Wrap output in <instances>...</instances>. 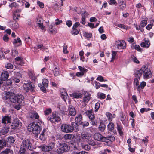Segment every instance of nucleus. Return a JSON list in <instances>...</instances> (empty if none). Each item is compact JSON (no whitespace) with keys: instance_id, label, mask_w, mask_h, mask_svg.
<instances>
[{"instance_id":"nucleus-27","label":"nucleus","mask_w":154,"mask_h":154,"mask_svg":"<svg viewBox=\"0 0 154 154\" xmlns=\"http://www.w3.org/2000/svg\"><path fill=\"white\" fill-rule=\"evenodd\" d=\"M28 75L30 79L32 81L35 82L37 79L35 75V74L33 72L29 71L28 72Z\"/></svg>"},{"instance_id":"nucleus-50","label":"nucleus","mask_w":154,"mask_h":154,"mask_svg":"<svg viewBox=\"0 0 154 154\" xmlns=\"http://www.w3.org/2000/svg\"><path fill=\"white\" fill-rule=\"evenodd\" d=\"M12 81L14 82L18 83L20 82L19 78L18 77H13Z\"/></svg>"},{"instance_id":"nucleus-16","label":"nucleus","mask_w":154,"mask_h":154,"mask_svg":"<svg viewBox=\"0 0 154 154\" xmlns=\"http://www.w3.org/2000/svg\"><path fill=\"white\" fill-rule=\"evenodd\" d=\"M91 137V134L86 132H83L81 134V137L83 140H88Z\"/></svg>"},{"instance_id":"nucleus-30","label":"nucleus","mask_w":154,"mask_h":154,"mask_svg":"<svg viewBox=\"0 0 154 154\" xmlns=\"http://www.w3.org/2000/svg\"><path fill=\"white\" fill-rule=\"evenodd\" d=\"M106 128L105 125L102 122H100L98 127V130L101 132H103Z\"/></svg>"},{"instance_id":"nucleus-14","label":"nucleus","mask_w":154,"mask_h":154,"mask_svg":"<svg viewBox=\"0 0 154 154\" xmlns=\"http://www.w3.org/2000/svg\"><path fill=\"white\" fill-rule=\"evenodd\" d=\"M60 92L61 94L62 98L65 101L66 99L67 98L68 96L66 90L64 88H61Z\"/></svg>"},{"instance_id":"nucleus-37","label":"nucleus","mask_w":154,"mask_h":154,"mask_svg":"<svg viewBox=\"0 0 154 154\" xmlns=\"http://www.w3.org/2000/svg\"><path fill=\"white\" fill-rule=\"evenodd\" d=\"M12 42L14 44H16L17 43H19V45H18L19 46H20L22 44L21 41L19 38H17V39H14L12 41Z\"/></svg>"},{"instance_id":"nucleus-31","label":"nucleus","mask_w":154,"mask_h":154,"mask_svg":"<svg viewBox=\"0 0 154 154\" xmlns=\"http://www.w3.org/2000/svg\"><path fill=\"white\" fill-rule=\"evenodd\" d=\"M54 75L55 76L59 75L60 73L59 68L58 67H55L53 70Z\"/></svg>"},{"instance_id":"nucleus-17","label":"nucleus","mask_w":154,"mask_h":154,"mask_svg":"<svg viewBox=\"0 0 154 154\" xmlns=\"http://www.w3.org/2000/svg\"><path fill=\"white\" fill-rule=\"evenodd\" d=\"M2 124L6 126V124L10 123V117L8 116H3L2 119Z\"/></svg>"},{"instance_id":"nucleus-52","label":"nucleus","mask_w":154,"mask_h":154,"mask_svg":"<svg viewBox=\"0 0 154 154\" xmlns=\"http://www.w3.org/2000/svg\"><path fill=\"white\" fill-rule=\"evenodd\" d=\"M26 150L20 148V150L19 152V154H26L25 152Z\"/></svg>"},{"instance_id":"nucleus-53","label":"nucleus","mask_w":154,"mask_h":154,"mask_svg":"<svg viewBox=\"0 0 154 154\" xmlns=\"http://www.w3.org/2000/svg\"><path fill=\"white\" fill-rule=\"evenodd\" d=\"M109 3L110 5L114 4L116 6L117 5V3L116 0H110Z\"/></svg>"},{"instance_id":"nucleus-42","label":"nucleus","mask_w":154,"mask_h":154,"mask_svg":"<svg viewBox=\"0 0 154 154\" xmlns=\"http://www.w3.org/2000/svg\"><path fill=\"white\" fill-rule=\"evenodd\" d=\"M90 95H87L85 96L84 98V102L85 103H87L90 99Z\"/></svg>"},{"instance_id":"nucleus-38","label":"nucleus","mask_w":154,"mask_h":154,"mask_svg":"<svg viewBox=\"0 0 154 154\" xmlns=\"http://www.w3.org/2000/svg\"><path fill=\"white\" fill-rule=\"evenodd\" d=\"M73 135L71 134H65L64 136V138L65 140L71 139L73 138Z\"/></svg>"},{"instance_id":"nucleus-6","label":"nucleus","mask_w":154,"mask_h":154,"mask_svg":"<svg viewBox=\"0 0 154 154\" xmlns=\"http://www.w3.org/2000/svg\"><path fill=\"white\" fill-rule=\"evenodd\" d=\"M141 70L143 73V76L144 79H149L151 78L152 73L150 69L147 65H143L141 68Z\"/></svg>"},{"instance_id":"nucleus-49","label":"nucleus","mask_w":154,"mask_h":154,"mask_svg":"<svg viewBox=\"0 0 154 154\" xmlns=\"http://www.w3.org/2000/svg\"><path fill=\"white\" fill-rule=\"evenodd\" d=\"M13 74H14V77H19L21 76V74L20 72H18L14 71L13 72Z\"/></svg>"},{"instance_id":"nucleus-29","label":"nucleus","mask_w":154,"mask_h":154,"mask_svg":"<svg viewBox=\"0 0 154 154\" xmlns=\"http://www.w3.org/2000/svg\"><path fill=\"white\" fill-rule=\"evenodd\" d=\"M141 47L148 48L150 45V43L149 40H145L140 44Z\"/></svg>"},{"instance_id":"nucleus-39","label":"nucleus","mask_w":154,"mask_h":154,"mask_svg":"<svg viewBox=\"0 0 154 154\" xmlns=\"http://www.w3.org/2000/svg\"><path fill=\"white\" fill-rule=\"evenodd\" d=\"M116 26L126 30L128 29V26L122 24H118L117 25H116Z\"/></svg>"},{"instance_id":"nucleus-15","label":"nucleus","mask_w":154,"mask_h":154,"mask_svg":"<svg viewBox=\"0 0 154 154\" xmlns=\"http://www.w3.org/2000/svg\"><path fill=\"white\" fill-rule=\"evenodd\" d=\"M82 120V115L79 114L77 115L75 118V125H80Z\"/></svg>"},{"instance_id":"nucleus-33","label":"nucleus","mask_w":154,"mask_h":154,"mask_svg":"<svg viewBox=\"0 0 154 154\" xmlns=\"http://www.w3.org/2000/svg\"><path fill=\"white\" fill-rule=\"evenodd\" d=\"M138 78H135L134 80V83H135L136 85L137 86V89L138 91L140 90V86L139 85Z\"/></svg>"},{"instance_id":"nucleus-43","label":"nucleus","mask_w":154,"mask_h":154,"mask_svg":"<svg viewBox=\"0 0 154 154\" xmlns=\"http://www.w3.org/2000/svg\"><path fill=\"white\" fill-rule=\"evenodd\" d=\"M131 59L133 62L136 63H139V61L134 55L131 56Z\"/></svg>"},{"instance_id":"nucleus-21","label":"nucleus","mask_w":154,"mask_h":154,"mask_svg":"<svg viewBox=\"0 0 154 154\" xmlns=\"http://www.w3.org/2000/svg\"><path fill=\"white\" fill-rule=\"evenodd\" d=\"M69 114L70 116H74L76 114V111L74 107L72 106H69Z\"/></svg>"},{"instance_id":"nucleus-5","label":"nucleus","mask_w":154,"mask_h":154,"mask_svg":"<svg viewBox=\"0 0 154 154\" xmlns=\"http://www.w3.org/2000/svg\"><path fill=\"white\" fill-rule=\"evenodd\" d=\"M20 148L26 150L29 149V150H33L32 145L30 140L28 139L23 140L21 143Z\"/></svg>"},{"instance_id":"nucleus-23","label":"nucleus","mask_w":154,"mask_h":154,"mask_svg":"<svg viewBox=\"0 0 154 154\" xmlns=\"http://www.w3.org/2000/svg\"><path fill=\"white\" fill-rule=\"evenodd\" d=\"M3 98L4 99L6 100L5 102L8 103V104L10 102V92L5 91Z\"/></svg>"},{"instance_id":"nucleus-3","label":"nucleus","mask_w":154,"mask_h":154,"mask_svg":"<svg viewBox=\"0 0 154 154\" xmlns=\"http://www.w3.org/2000/svg\"><path fill=\"white\" fill-rule=\"evenodd\" d=\"M75 126V123L74 122L71 124H62L61 126V130L63 132L66 133H71L73 131Z\"/></svg>"},{"instance_id":"nucleus-20","label":"nucleus","mask_w":154,"mask_h":154,"mask_svg":"<svg viewBox=\"0 0 154 154\" xmlns=\"http://www.w3.org/2000/svg\"><path fill=\"white\" fill-rule=\"evenodd\" d=\"M36 22L39 26V27L42 30H43L44 29V26L43 25V20L40 17L37 18Z\"/></svg>"},{"instance_id":"nucleus-13","label":"nucleus","mask_w":154,"mask_h":154,"mask_svg":"<svg viewBox=\"0 0 154 154\" xmlns=\"http://www.w3.org/2000/svg\"><path fill=\"white\" fill-rule=\"evenodd\" d=\"M20 122H19L17 119H15V120L12 123L11 125V128L15 130L18 127L19 125L21 124Z\"/></svg>"},{"instance_id":"nucleus-61","label":"nucleus","mask_w":154,"mask_h":154,"mask_svg":"<svg viewBox=\"0 0 154 154\" xmlns=\"http://www.w3.org/2000/svg\"><path fill=\"white\" fill-rule=\"evenodd\" d=\"M53 26H51L50 27H49V29H48V32L51 33H52L54 32H55V30H54L53 29H52Z\"/></svg>"},{"instance_id":"nucleus-46","label":"nucleus","mask_w":154,"mask_h":154,"mask_svg":"<svg viewBox=\"0 0 154 154\" xmlns=\"http://www.w3.org/2000/svg\"><path fill=\"white\" fill-rule=\"evenodd\" d=\"M95 118H93V119H90L91 120V123L93 125L96 126L97 125V120L94 119Z\"/></svg>"},{"instance_id":"nucleus-34","label":"nucleus","mask_w":154,"mask_h":154,"mask_svg":"<svg viewBox=\"0 0 154 154\" xmlns=\"http://www.w3.org/2000/svg\"><path fill=\"white\" fill-rule=\"evenodd\" d=\"M97 95L98 98L100 99H104L106 97V94L103 93L101 92L98 93L97 94Z\"/></svg>"},{"instance_id":"nucleus-9","label":"nucleus","mask_w":154,"mask_h":154,"mask_svg":"<svg viewBox=\"0 0 154 154\" xmlns=\"http://www.w3.org/2000/svg\"><path fill=\"white\" fill-rule=\"evenodd\" d=\"M79 10V9H77V10L76 11V12L78 14H81L82 18L81 21H80V23H81L84 25L86 23L85 19L88 16V13L86 12V11L85 10L81 11H78Z\"/></svg>"},{"instance_id":"nucleus-32","label":"nucleus","mask_w":154,"mask_h":154,"mask_svg":"<svg viewBox=\"0 0 154 154\" xmlns=\"http://www.w3.org/2000/svg\"><path fill=\"white\" fill-rule=\"evenodd\" d=\"M30 117L33 119H38L39 118V116L37 112H32L30 115Z\"/></svg>"},{"instance_id":"nucleus-54","label":"nucleus","mask_w":154,"mask_h":154,"mask_svg":"<svg viewBox=\"0 0 154 154\" xmlns=\"http://www.w3.org/2000/svg\"><path fill=\"white\" fill-rule=\"evenodd\" d=\"M3 40L6 42L8 41L9 40V38L7 34L5 35L3 37Z\"/></svg>"},{"instance_id":"nucleus-63","label":"nucleus","mask_w":154,"mask_h":154,"mask_svg":"<svg viewBox=\"0 0 154 154\" xmlns=\"http://www.w3.org/2000/svg\"><path fill=\"white\" fill-rule=\"evenodd\" d=\"M135 49L139 51H141V49L138 45H135Z\"/></svg>"},{"instance_id":"nucleus-12","label":"nucleus","mask_w":154,"mask_h":154,"mask_svg":"<svg viewBox=\"0 0 154 154\" xmlns=\"http://www.w3.org/2000/svg\"><path fill=\"white\" fill-rule=\"evenodd\" d=\"M117 47L119 49H125L126 48V43L124 40H120L116 41Z\"/></svg>"},{"instance_id":"nucleus-47","label":"nucleus","mask_w":154,"mask_h":154,"mask_svg":"<svg viewBox=\"0 0 154 154\" xmlns=\"http://www.w3.org/2000/svg\"><path fill=\"white\" fill-rule=\"evenodd\" d=\"M80 125H82L83 127H86L89 125V123L87 121L82 122Z\"/></svg>"},{"instance_id":"nucleus-10","label":"nucleus","mask_w":154,"mask_h":154,"mask_svg":"<svg viewBox=\"0 0 154 154\" xmlns=\"http://www.w3.org/2000/svg\"><path fill=\"white\" fill-rule=\"evenodd\" d=\"M94 139L97 141L106 142L108 140L106 137H103L99 133H96L94 135Z\"/></svg>"},{"instance_id":"nucleus-48","label":"nucleus","mask_w":154,"mask_h":154,"mask_svg":"<svg viewBox=\"0 0 154 154\" xmlns=\"http://www.w3.org/2000/svg\"><path fill=\"white\" fill-rule=\"evenodd\" d=\"M84 35L86 38H91L92 36L91 33L88 32H85L84 33Z\"/></svg>"},{"instance_id":"nucleus-58","label":"nucleus","mask_w":154,"mask_h":154,"mask_svg":"<svg viewBox=\"0 0 154 154\" xmlns=\"http://www.w3.org/2000/svg\"><path fill=\"white\" fill-rule=\"evenodd\" d=\"M10 152V149H7L1 152L0 154H8Z\"/></svg>"},{"instance_id":"nucleus-24","label":"nucleus","mask_w":154,"mask_h":154,"mask_svg":"<svg viewBox=\"0 0 154 154\" xmlns=\"http://www.w3.org/2000/svg\"><path fill=\"white\" fill-rule=\"evenodd\" d=\"M86 114L87 115L90 119L95 118L93 112L91 109L87 110L85 112Z\"/></svg>"},{"instance_id":"nucleus-44","label":"nucleus","mask_w":154,"mask_h":154,"mask_svg":"<svg viewBox=\"0 0 154 154\" xmlns=\"http://www.w3.org/2000/svg\"><path fill=\"white\" fill-rule=\"evenodd\" d=\"M79 33V31L76 29H72V30L71 31V33L74 35H76Z\"/></svg>"},{"instance_id":"nucleus-45","label":"nucleus","mask_w":154,"mask_h":154,"mask_svg":"<svg viewBox=\"0 0 154 154\" xmlns=\"http://www.w3.org/2000/svg\"><path fill=\"white\" fill-rule=\"evenodd\" d=\"M147 24V21L146 20H143L141 21L140 23L141 26L142 27H145Z\"/></svg>"},{"instance_id":"nucleus-19","label":"nucleus","mask_w":154,"mask_h":154,"mask_svg":"<svg viewBox=\"0 0 154 154\" xmlns=\"http://www.w3.org/2000/svg\"><path fill=\"white\" fill-rule=\"evenodd\" d=\"M21 12V10L18 9L14 11L13 14V19L16 20L18 19V17H20V13Z\"/></svg>"},{"instance_id":"nucleus-60","label":"nucleus","mask_w":154,"mask_h":154,"mask_svg":"<svg viewBox=\"0 0 154 154\" xmlns=\"http://www.w3.org/2000/svg\"><path fill=\"white\" fill-rule=\"evenodd\" d=\"M97 80L99 81L100 82L104 81L105 80L104 79L103 77L101 76H99L96 79Z\"/></svg>"},{"instance_id":"nucleus-55","label":"nucleus","mask_w":154,"mask_h":154,"mask_svg":"<svg viewBox=\"0 0 154 154\" xmlns=\"http://www.w3.org/2000/svg\"><path fill=\"white\" fill-rule=\"evenodd\" d=\"M88 143L90 145H91L92 146H94L95 145V143L94 141L93 140H88Z\"/></svg>"},{"instance_id":"nucleus-40","label":"nucleus","mask_w":154,"mask_h":154,"mask_svg":"<svg viewBox=\"0 0 154 154\" xmlns=\"http://www.w3.org/2000/svg\"><path fill=\"white\" fill-rule=\"evenodd\" d=\"M52 112V110L51 108H48L44 110V113L45 115H48Z\"/></svg>"},{"instance_id":"nucleus-36","label":"nucleus","mask_w":154,"mask_h":154,"mask_svg":"<svg viewBox=\"0 0 154 154\" xmlns=\"http://www.w3.org/2000/svg\"><path fill=\"white\" fill-rule=\"evenodd\" d=\"M42 82L43 85L46 87H48L49 81L47 79L45 78L43 79L42 81Z\"/></svg>"},{"instance_id":"nucleus-8","label":"nucleus","mask_w":154,"mask_h":154,"mask_svg":"<svg viewBox=\"0 0 154 154\" xmlns=\"http://www.w3.org/2000/svg\"><path fill=\"white\" fill-rule=\"evenodd\" d=\"M47 119L48 121H49L52 123L58 122L61 120L60 117L57 115L54 112L52 113V115L48 116Z\"/></svg>"},{"instance_id":"nucleus-2","label":"nucleus","mask_w":154,"mask_h":154,"mask_svg":"<svg viewBox=\"0 0 154 154\" xmlns=\"http://www.w3.org/2000/svg\"><path fill=\"white\" fill-rule=\"evenodd\" d=\"M23 96L21 94H15L14 93L10 92V102L15 103L21 104L24 99Z\"/></svg>"},{"instance_id":"nucleus-62","label":"nucleus","mask_w":154,"mask_h":154,"mask_svg":"<svg viewBox=\"0 0 154 154\" xmlns=\"http://www.w3.org/2000/svg\"><path fill=\"white\" fill-rule=\"evenodd\" d=\"M146 82L144 81H143L140 83V88H141L142 89H143L144 88V87L146 86Z\"/></svg>"},{"instance_id":"nucleus-25","label":"nucleus","mask_w":154,"mask_h":154,"mask_svg":"<svg viewBox=\"0 0 154 154\" xmlns=\"http://www.w3.org/2000/svg\"><path fill=\"white\" fill-rule=\"evenodd\" d=\"M117 129L118 131L120 136H122L123 134V132L122 131L123 128L121 125L120 122L119 123H117Z\"/></svg>"},{"instance_id":"nucleus-64","label":"nucleus","mask_w":154,"mask_h":154,"mask_svg":"<svg viewBox=\"0 0 154 154\" xmlns=\"http://www.w3.org/2000/svg\"><path fill=\"white\" fill-rule=\"evenodd\" d=\"M9 131V128H4L3 129V132H2V134H6Z\"/></svg>"},{"instance_id":"nucleus-51","label":"nucleus","mask_w":154,"mask_h":154,"mask_svg":"<svg viewBox=\"0 0 154 154\" xmlns=\"http://www.w3.org/2000/svg\"><path fill=\"white\" fill-rule=\"evenodd\" d=\"M100 104L99 103H97L95 104V111L96 112L98 111L100 108Z\"/></svg>"},{"instance_id":"nucleus-7","label":"nucleus","mask_w":154,"mask_h":154,"mask_svg":"<svg viewBox=\"0 0 154 154\" xmlns=\"http://www.w3.org/2000/svg\"><path fill=\"white\" fill-rule=\"evenodd\" d=\"M23 87L24 91L27 92L29 91L34 92L35 91V85L30 81L26 83H23Z\"/></svg>"},{"instance_id":"nucleus-35","label":"nucleus","mask_w":154,"mask_h":154,"mask_svg":"<svg viewBox=\"0 0 154 154\" xmlns=\"http://www.w3.org/2000/svg\"><path fill=\"white\" fill-rule=\"evenodd\" d=\"M82 94L81 93H75L72 94V97L75 98H78L82 97Z\"/></svg>"},{"instance_id":"nucleus-28","label":"nucleus","mask_w":154,"mask_h":154,"mask_svg":"<svg viewBox=\"0 0 154 154\" xmlns=\"http://www.w3.org/2000/svg\"><path fill=\"white\" fill-rule=\"evenodd\" d=\"M106 115L108 118V121L110 122H111L112 119L116 117V115L115 114L112 115V114L109 112H106Z\"/></svg>"},{"instance_id":"nucleus-57","label":"nucleus","mask_w":154,"mask_h":154,"mask_svg":"<svg viewBox=\"0 0 154 154\" xmlns=\"http://www.w3.org/2000/svg\"><path fill=\"white\" fill-rule=\"evenodd\" d=\"M37 3L41 8H43L44 7V4L43 3L41 2L40 1H37Z\"/></svg>"},{"instance_id":"nucleus-41","label":"nucleus","mask_w":154,"mask_h":154,"mask_svg":"<svg viewBox=\"0 0 154 154\" xmlns=\"http://www.w3.org/2000/svg\"><path fill=\"white\" fill-rule=\"evenodd\" d=\"M38 86L40 87V89L44 93H45L46 92V88H47L46 87L44 86L43 85H42L41 84H39Z\"/></svg>"},{"instance_id":"nucleus-4","label":"nucleus","mask_w":154,"mask_h":154,"mask_svg":"<svg viewBox=\"0 0 154 154\" xmlns=\"http://www.w3.org/2000/svg\"><path fill=\"white\" fill-rule=\"evenodd\" d=\"M70 149L69 146L64 143H60L59 144V147L57 149L56 152L59 154H61L64 152H67Z\"/></svg>"},{"instance_id":"nucleus-22","label":"nucleus","mask_w":154,"mask_h":154,"mask_svg":"<svg viewBox=\"0 0 154 154\" xmlns=\"http://www.w3.org/2000/svg\"><path fill=\"white\" fill-rule=\"evenodd\" d=\"M9 76V74L7 71H3L1 75V79L4 81H5L7 79Z\"/></svg>"},{"instance_id":"nucleus-18","label":"nucleus","mask_w":154,"mask_h":154,"mask_svg":"<svg viewBox=\"0 0 154 154\" xmlns=\"http://www.w3.org/2000/svg\"><path fill=\"white\" fill-rule=\"evenodd\" d=\"M115 124L112 122H110L107 125V128L108 133L113 131L115 128Z\"/></svg>"},{"instance_id":"nucleus-11","label":"nucleus","mask_w":154,"mask_h":154,"mask_svg":"<svg viewBox=\"0 0 154 154\" xmlns=\"http://www.w3.org/2000/svg\"><path fill=\"white\" fill-rule=\"evenodd\" d=\"M55 145V143L54 142H51L49 145L42 146L41 149L43 151L48 152L51 150L54 147Z\"/></svg>"},{"instance_id":"nucleus-59","label":"nucleus","mask_w":154,"mask_h":154,"mask_svg":"<svg viewBox=\"0 0 154 154\" xmlns=\"http://www.w3.org/2000/svg\"><path fill=\"white\" fill-rule=\"evenodd\" d=\"M62 23V21L61 20H60L58 19H57L55 20V24L57 25H59Z\"/></svg>"},{"instance_id":"nucleus-1","label":"nucleus","mask_w":154,"mask_h":154,"mask_svg":"<svg viewBox=\"0 0 154 154\" xmlns=\"http://www.w3.org/2000/svg\"><path fill=\"white\" fill-rule=\"evenodd\" d=\"M27 129L30 132H32L36 137H38L41 130L40 126L37 122H33L29 125Z\"/></svg>"},{"instance_id":"nucleus-56","label":"nucleus","mask_w":154,"mask_h":154,"mask_svg":"<svg viewBox=\"0 0 154 154\" xmlns=\"http://www.w3.org/2000/svg\"><path fill=\"white\" fill-rule=\"evenodd\" d=\"M80 25L79 22H76L73 25L72 29H76V28Z\"/></svg>"},{"instance_id":"nucleus-26","label":"nucleus","mask_w":154,"mask_h":154,"mask_svg":"<svg viewBox=\"0 0 154 154\" xmlns=\"http://www.w3.org/2000/svg\"><path fill=\"white\" fill-rule=\"evenodd\" d=\"M143 72L141 69L140 70H136L134 73L136 78H137L140 79V77L142 75Z\"/></svg>"}]
</instances>
